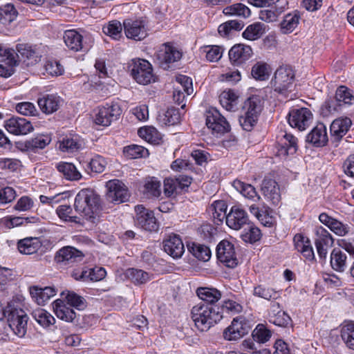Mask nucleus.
Listing matches in <instances>:
<instances>
[{
  "label": "nucleus",
  "instance_id": "obj_1",
  "mask_svg": "<svg viewBox=\"0 0 354 354\" xmlns=\"http://www.w3.org/2000/svg\"><path fill=\"white\" fill-rule=\"evenodd\" d=\"M192 318L196 328L207 331L223 318V312L216 306L198 304L192 309Z\"/></svg>",
  "mask_w": 354,
  "mask_h": 354
},
{
  "label": "nucleus",
  "instance_id": "obj_2",
  "mask_svg": "<svg viewBox=\"0 0 354 354\" xmlns=\"http://www.w3.org/2000/svg\"><path fill=\"white\" fill-rule=\"evenodd\" d=\"M99 196L90 189L80 190L75 196V211L85 217L86 220L95 218V214L98 209Z\"/></svg>",
  "mask_w": 354,
  "mask_h": 354
},
{
  "label": "nucleus",
  "instance_id": "obj_3",
  "mask_svg": "<svg viewBox=\"0 0 354 354\" xmlns=\"http://www.w3.org/2000/svg\"><path fill=\"white\" fill-rule=\"evenodd\" d=\"M28 316L21 308L12 306H7L6 325L8 331L10 330L19 338H24L27 333Z\"/></svg>",
  "mask_w": 354,
  "mask_h": 354
},
{
  "label": "nucleus",
  "instance_id": "obj_4",
  "mask_svg": "<svg viewBox=\"0 0 354 354\" xmlns=\"http://www.w3.org/2000/svg\"><path fill=\"white\" fill-rule=\"evenodd\" d=\"M261 110L262 105L259 97L252 96L245 101L243 113L239 118V123L244 130L250 131L253 129Z\"/></svg>",
  "mask_w": 354,
  "mask_h": 354
},
{
  "label": "nucleus",
  "instance_id": "obj_5",
  "mask_svg": "<svg viewBox=\"0 0 354 354\" xmlns=\"http://www.w3.org/2000/svg\"><path fill=\"white\" fill-rule=\"evenodd\" d=\"M295 73L289 66H281L274 73L272 80L273 87L275 91L286 94L288 91H291L293 86Z\"/></svg>",
  "mask_w": 354,
  "mask_h": 354
},
{
  "label": "nucleus",
  "instance_id": "obj_6",
  "mask_svg": "<svg viewBox=\"0 0 354 354\" xmlns=\"http://www.w3.org/2000/svg\"><path fill=\"white\" fill-rule=\"evenodd\" d=\"M123 28L127 37L135 41H141L148 35L147 21L142 18L124 19Z\"/></svg>",
  "mask_w": 354,
  "mask_h": 354
},
{
  "label": "nucleus",
  "instance_id": "obj_7",
  "mask_svg": "<svg viewBox=\"0 0 354 354\" xmlns=\"http://www.w3.org/2000/svg\"><path fill=\"white\" fill-rule=\"evenodd\" d=\"M106 188V199L109 203L120 204L127 201L129 197L127 186L118 179L108 181Z\"/></svg>",
  "mask_w": 354,
  "mask_h": 354
},
{
  "label": "nucleus",
  "instance_id": "obj_8",
  "mask_svg": "<svg viewBox=\"0 0 354 354\" xmlns=\"http://www.w3.org/2000/svg\"><path fill=\"white\" fill-rule=\"evenodd\" d=\"M131 75L138 84L143 85L150 84L154 78L151 64L148 61L141 59L134 60Z\"/></svg>",
  "mask_w": 354,
  "mask_h": 354
},
{
  "label": "nucleus",
  "instance_id": "obj_9",
  "mask_svg": "<svg viewBox=\"0 0 354 354\" xmlns=\"http://www.w3.org/2000/svg\"><path fill=\"white\" fill-rule=\"evenodd\" d=\"M206 125L212 133L222 135L230 131V126L226 119L216 109L206 112Z\"/></svg>",
  "mask_w": 354,
  "mask_h": 354
},
{
  "label": "nucleus",
  "instance_id": "obj_10",
  "mask_svg": "<svg viewBox=\"0 0 354 354\" xmlns=\"http://www.w3.org/2000/svg\"><path fill=\"white\" fill-rule=\"evenodd\" d=\"M136 218L137 225L147 231H156L158 225L154 214L152 211L146 209L143 205H138L135 207Z\"/></svg>",
  "mask_w": 354,
  "mask_h": 354
},
{
  "label": "nucleus",
  "instance_id": "obj_11",
  "mask_svg": "<svg viewBox=\"0 0 354 354\" xmlns=\"http://www.w3.org/2000/svg\"><path fill=\"white\" fill-rule=\"evenodd\" d=\"M218 259L228 268H235L238 265L234 245L227 240L221 241L216 248Z\"/></svg>",
  "mask_w": 354,
  "mask_h": 354
},
{
  "label": "nucleus",
  "instance_id": "obj_12",
  "mask_svg": "<svg viewBox=\"0 0 354 354\" xmlns=\"http://www.w3.org/2000/svg\"><path fill=\"white\" fill-rule=\"evenodd\" d=\"M121 113L122 109L118 104H107L98 109L95 122L104 127L109 126L113 121L118 120Z\"/></svg>",
  "mask_w": 354,
  "mask_h": 354
},
{
  "label": "nucleus",
  "instance_id": "obj_13",
  "mask_svg": "<svg viewBox=\"0 0 354 354\" xmlns=\"http://www.w3.org/2000/svg\"><path fill=\"white\" fill-rule=\"evenodd\" d=\"M312 118L313 114L308 109H295L289 112L288 121L292 127L304 131L309 126Z\"/></svg>",
  "mask_w": 354,
  "mask_h": 354
},
{
  "label": "nucleus",
  "instance_id": "obj_14",
  "mask_svg": "<svg viewBox=\"0 0 354 354\" xmlns=\"http://www.w3.org/2000/svg\"><path fill=\"white\" fill-rule=\"evenodd\" d=\"M180 57L181 53L167 44H162L156 53L158 64L165 70H168L170 64L178 62Z\"/></svg>",
  "mask_w": 354,
  "mask_h": 354
},
{
  "label": "nucleus",
  "instance_id": "obj_15",
  "mask_svg": "<svg viewBox=\"0 0 354 354\" xmlns=\"http://www.w3.org/2000/svg\"><path fill=\"white\" fill-rule=\"evenodd\" d=\"M315 244L319 257L326 259L328 248L333 245L334 240L331 234L323 227H316L315 229Z\"/></svg>",
  "mask_w": 354,
  "mask_h": 354
},
{
  "label": "nucleus",
  "instance_id": "obj_16",
  "mask_svg": "<svg viewBox=\"0 0 354 354\" xmlns=\"http://www.w3.org/2000/svg\"><path fill=\"white\" fill-rule=\"evenodd\" d=\"M249 326L243 317L234 318L230 326H229L223 332V337L229 341L236 340L249 332Z\"/></svg>",
  "mask_w": 354,
  "mask_h": 354
},
{
  "label": "nucleus",
  "instance_id": "obj_17",
  "mask_svg": "<svg viewBox=\"0 0 354 354\" xmlns=\"http://www.w3.org/2000/svg\"><path fill=\"white\" fill-rule=\"evenodd\" d=\"M84 254L73 247L66 246L59 250L55 256V261L64 266H72L82 261Z\"/></svg>",
  "mask_w": 354,
  "mask_h": 354
},
{
  "label": "nucleus",
  "instance_id": "obj_18",
  "mask_svg": "<svg viewBox=\"0 0 354 354\" xmlns=\"http://www.w3.org/2000/svg\"><path fill=\"white\" fill-rule=\"evenodd\" d=\"M226 224L231 229L239 230L249 225L250 221L247 212L240 207L233 206L227 215Z\"/></svg>",
  "mask_w": 354,
  "mask_h": 354
},
{
  "label": "nucleus",
  "instance_id": "obj_19",
  "mask_svg": "<svg viewBox=\"0 0 354 354\" xmlns=\"http://www.w3.org/2000/svg\"><path fill=\"white\" fill-rule=\"evenodd\" d=\"M6 130L14 135H26L34 129L31 122L24 118L12 117L5 122Z\"/></svg>",
  "mask_w": 354,
  "mask_h": 354
},
{
  "label": "nucleus",
  "instance_id": "obj_20",
  "mask_svg": "<svg viewBox=\"0 0 354 354\" xmlns=\"http://www.w3.org/2000/svg\"><path fill=\"white\" fill-rule=\"evenodd\" d=\"M230 62L234 66H241L250 59L252 50L250 46L238 44L233 46L228 53Z\"/></svg>",
  "mask_w": 354,
  "mask_h": 354
},
{
  "label": "nucleus",
  "instance_id": "obj_21",
  "mask_svg": "<svg viewBox=\"0 0 354 354\" xmlns=\"http://www.w3.org/2000/svg\"><path fill=\"white\" fill-rule=\"evenodd\" d=\"M16 55L26 62L27 65H34L40 61L42 56L39 48L28 44H19L16 47Z\"/></svg>",
  "mask_w": 354,
  "mask_h": 354
},
{
  "label": "nucleus",
  "instance_id": "obj_22",
  "mask_svg": "<svg viewBox=\"0 0 354 354\" xmlns=\"http://www.w3.org/2000/svg\"><path fill=\"white\" fill-rule=\"evenodd\" d=\"M277 156L281 158H286L289 155H293L297 150V138L292 134L283 133L278 138Z\"/></svg>",
  "mask_w": 354,
  "mask_h": 354
},
{
  "label": "nucleus",
  "instance_id": "obj_23",
  "mask_svg": "<svg viewBox=\"0 0 354 354\" xmlns=\"http://www.w3.org/2000/svg\"><path fill=\"white\" fill-rule=\"evenodd\" d=\"M62 104V99L54 94L44 95L37 100V104L40 110L46 115L56 112Z\"/></svg>",
  "mask_w": 354,
  "mask_h": 354
},
{
  "label": "nucleus",
  "instance_id": "obj_24",
  "mask_svg": "<svg viewBox=\"0 0 354 354\" xmlns=\"http://www.w3.org/2000/svg\"><path fill=\"white\" fill-rule=\"evenodd\" d=\"M163 248L165 252L174 259L182 257L185 252L184 244L180 237L177 234H171L163 241Z\"/></svg>",
  "mask_w": 354,
  "mask_h": 354
},
{
  "label": "nucleus",
  "instance_id": "obj_25",
  "mask_svg": "<svg viewBox=\"0 0 354 354\" xmlns=\"http://www.w3.org/2000/svg\"><path fill=\"white\" fill-rule=\"evenodd\" d=\"M351 120L348 118H339L330 124L331 139L333 142H339L351 127Z\"/></svg>",
  "mask_w": 354,
  "mask_h": 354
},
{
  "label": "nucleus",
  "instance_id": "obj_26",
  "mask_svg": "<svg viewBox=\"0 0 354 354\" xmlns=\"http://www.w3.org/2000/svg\"><path fill=\"white\" fill-rule=\"evenodd\" d=\"M268 319L270 323L281 327H286L291 322L290 316L281 308L279 304L277 302L271 304Z\"/></svg>",
  "mask_w": 354,
  "mask_h": 354
},
{
  "label": "nucleus",
  "instance_id": "obj_27",
  "mask_svg": "<svg viewBox=\"0 0 354 354\" xmlns=\"http://www.w3.org/2000/svg\"><path fill=\"white\" fill-rule=\"evenodd\" d=\"M264 196L273 205H277L281 201V194L277 183L271 178H265L261 185Z\"/></svg>",
  "mask_w": 354,
  "mask_h": 354
},
{
  "label": "nucleus",
  "instance_id": "obj_28",
  "mask_svg": "<svg viewBox=\"0 0 354 354\" xmlns=\"http://www.w3.org/2000/svg\"><path fill=\"white\" fill-rule=\"evenodd\" d=\"M53 311L57 318L66 322H73L77 317L75 312L68 306L63 299H57L53 303Z\"/></svg>",
  "mask_w": 354,
  "mask_h": 354
},
{
  "label": "nucleus",
  "instance_id": "obj_29",
  "mask_svg": "<svg viewBox=\"0 0 354 354\" xmlns=\"http://www.w3.org/2000/svg\"><path fill=\"white\" fill-rule=\"evenodd\" d=\"M306 140L315 147H323L328 142L326 127L323 123L318 124L308 134Z\"/></svg>",
  "mask_w": 354,
  "mask_h": 354
},
{
  "label": "nucleus",
  "instance_id": "obj_30",
  "mask_svg": "<svg viewBox=\"0 0 354 354\" xmlns=\"http://www.w3.org/2000/svg\"><path fill=\"white\" fill-rule=\"evenodd\" d=\"M319 220L338 236H343L348 232L349 227L346 225L329 216L326 213H322L319 216Z\"/></svg>",
  "mask_w": 354,
  "mask_h": 354
},
{
  "label": "nucleus",
  "instance_id": "obj_31",
  "mask_svg": "<svg viewBox=\"0 0 354 354\" xmlns=\"http://www.w3.org/2000/svg\"><path fill=\"white\" fill-rule=\"evenodd\" d=\"M30 293L39 305L43 306L56 295V290L53 287L41 288L37 286H32L30 288Z\"/></svg>",
  "mask_w": 354,
  "mask_h": 354
},
{
  "label": "nucleus",
  "instance_id": "obj_32",
  "mask_svg": "<svg viewBox=\"0 0 354 354\" xmlns=\"http://www.w3.org/2000/svg\"><path fill=\"white\" fill-rule=\"evenodd\" d=\"M64 41L66 46L73 51H79L84 48L83 37L75 30H68L64 32Z\"/></svg>",
  "mask_w": 354,
  "mask_h": 354
},
{
  "label": "nucleus",
  "instance_id": "obj_33",
  "mask_svg": "<svg viewBox=\"0 0 354 354\" xmlns=\"http://www.w3.org/2000/svg\"><path fill=\"white\" fill-rule=\"evenodd\" d=\"M56 168L60 174L68 180L77 181L82 177L81 173L71 162H60L57 164Z\"/></svg>",
  "mask_w": 354,
  "mask_h": 354
},
{
  "label": "nucleus",
  "instance_id": "obj_34",
  "mask_svg": "<svg viewBox=\"0 0 354 354\" xmlns=\"http://www.w3.org/2000/svg\"><path fill=\"white\" fill-rule=\"evenodd\" d=\"M197 296L210 305L217 302L221 298V292L214 288L200 287L196 290Z\"/></svg>",
  "mask_w": 354,
  "mask_h": 354
},
{
  "label": "nucleus",
  "instance_id": "obj_35",
  "mask_svg": "<svg viewBox=\"0 0 354 354\" xmlns=\"http://www.w3.org/2000/svg\"><path fill=\"white\" fill-rule=\"evenodd\" d=\"M346 254L339 248H334L330 254L332 268L337 272H344L346 268Z\"/></svg>",
  "mask_w": 354,
  "mask_h": 354
},
{
  "label": "nucleus",
  "instance_id": "obj_36",
  "mask_svg": "<svg viewBox=\"0 0 354 354\" xmlns=\"http://www.w3.org/2000/svg\"><path fill=\"white\" fill-rule=\"evenodd\" d=\"M41 247V242L37 238H26L18 242L19 251L24 254H34L37 252Z\"/></svg>",
  "mask_w": 354,
  "mask_h": 354
},
{
  "label": "nucleus",
  "instance_id": "obj_37",
  "mask_svg": "<svg viewBox=\"0 0 354 354\" xmlns=\"http://www.w3.org/2000/svg\"><path fill=\"white\" fill-rule=\"evenodd\" d=\"M232 186L245 198L254 201H259L261 198L255 188L250 184H246L241 180H235L232 183Z\"/></svg>",
  "mask_w": 354,
  "mask_h": 354
},
{
  "label": "nucleus",
  "instance_id": "obj_38",
  "mask_svg": "<svg viewBox=\"0 0 354 354\" xmlns=\"http://www.w3.org/2000/svg\"><path fill=\"white\" fill-rule=\"evenodd\" d=\"M265 33V25L261 22H255L249 25L242 33L243 38L254 41L259 39Z\"/></svg>",
  "mask_w": 354,
  "mask_h": 354
},
{
  "label": "nucleus",
  "instance_id": "obj_39",
  "mask_svg": "<svg viewBox=\"0 0 354 354\" xmlns=\"http://www.w3.org/2000/svg\"><path fill=\"white\" fill-rule=\"evenodd\" d=\"M300 16L297 13L286 15L281 22V31L283 34L292 32L298 26Z\"/></svg>",
  "mask_w": 354,
  "mask_h": 354
},
{
  "label": "nucleus",
  "instance_id": "obj_40",
  "mask_svg": "<svg viewBox=\"0 0 354 354\" xmlns=\"http://www.w3.org/2000/svg\"><path fill=\"white\" fill-rule=\"evenodd\" d=\"M212 216L216 224L223 222L227 218V205L223 201H216L212 203L209 207Z\"/></svg>",
  "mask_w": 354,
  "mask_h": 354
},
{
  "label": "nucleus",
  "instance_id": "obj_41",
  "mask_svg": "<svg viewBox=\"0 0 354 354\" xmlns=\"http://www.w3.org/2000/svg\"><path fill=\"white\" fill-rule=\"evenodd\" d=\"M61 296L62 297V299L66 301V304L69 305L70 307H75L78 310H82L86 306L84 299L74 292L63 291L61 293Z\"/></svg>",
  "mask_w": 354,
  "mask_h": 354
},
{
  "label": "nucleus",
  "instance_id": "obj_42",
  "mask_svg": "<svg viewBox=\"0 0 354 354\" xmlns=\"http://www.w3.org/2000/svg\"><path fill=\"white\" fill-rule=\"evenodd\" d=\"M238 95L232 90L223 91L219 95L221 104L227 111H233L237 104Z\"/></svg>",
  "mask_w": 354,
  "mask_h": 354
},
{
  "label": "nucleus",
  "instance_id": "obj_43",
  "mask_svg": "<svg viewBox=\"0 0 354 354\" xmlns=\"http://www.w3.org/2000/svg\"><path fill=\"white\" fill-rule=\"evenodd\" d=\"M32 315L36 322L43 327H48L53 325L55 322L54 317L42 308H37L35 310Z\"/></svg>",
  "mask_w": 354,
  "mask_h": 354
},
{
  "label": "nucleus",
  "instance_id": "obj_44",
  "mask_svg": "<svg viewBox=\"0 0 354 354\" xmlns=\"http://www.w3.org/2000/svg\"><path fill=\"white\" fill-rule=\"evenodd\" d=\"M138 133L140 138L153 145L158 144L161 140L160 133L153 127L140 128Z\"/></svg>",
  "mask_w": 354,
  "mask_h": 354
},
{
  "label": "nucleus",
  "instance_id": "obj_45",
  "mask_svg": "<svg viewBox=\"0 0 354 354\" xmlns=\"http://www.w3.org/2000/svg\"><path fill=\"white\" fill-rule=\"evenodd\" d=\"M48 136H39L35 138L27 140L24 143V147L27 151H36L37 149L45 148L50 142Z\"/></svg>",
  "mask_w": 354,
  "mask_h": 354
},
{
  "label": "nucleus",
  "instance_id": "obj_46",
  "mask_svg": "<svg viewBox=\"0 0 354 354\" xmlns=\"http://www.w3.org/2000/svg\"><path fill=\"white\" fill-rule=\"evenodd\" d=\"M341 337L346 347L354 351V322L346 323L342 327Z\"/></svg>",
  "mask_w": 354,
  "mask_h": 354
},
{
  "label": "nucleus",
  "instance_id": "obj_47",
  "mask_svg": "<svg viewBox=\"0 0 354 354\" xmlns=\"http://www.w3.org/2000/svg\"><path fill=\"white\" fill-rule=\"evenodd\" d=\"M223 12L225 15H236L243 18H248L250 16V10L244 4L238 3L227 6L223 9Z\"/></svg>",
  "mask_w": 354,
  "mask_h": 354
},
{
  "label": "nucleus",
  "instance_id": "obj_48",
  "mask_svg": "<svg viewBox=\"0 0 354 354\" xmlns=\"http://www.w3.org/2000/svg\"><path fill=\"white\" fill-rule=\"evenodd\" d=\"M123 152L124 156L130 159L146 158L149 156V151L147 149L137 145L125 147Z\"/></svg>",
  "mask_w": 354,
  "mask_h": 354
},
{
  "label": "nucleus",
  "instance_id": "obj_49",
  "mask_svg": "<svg viewBox=\"0 0 354 354\" xmlns=\"http://www.w3.org/2000/svg\"><path fill=\"white\" fill-rule=\"evenodd\" d=\"M17 11L11 3H7L0 7V22L3 24L13 21L17 16Z\"/></svg>",
  "mask_w": 354,
  "mask_h": 354
},
{
  "label": "nucleus",
  "instance_id": "obj_50",
  "mask_svg": "<svg viewBox=\"0 0 354 354\" xmlns=\"http://www.w3.org/2000/svg\"><path fill=\"white\" fill-rule=\"evenodd\" d=\"M253 295L266 300L277 299L279 295L273 288H268L265 285H258L254 288Z\"/></svg>",
  "mask_w": 354,
  "mask_h": 354
},
{
  "label": "nucleus",
  "instance_id": "obj_51",
  "mask_svg": "<svg viewBox=\"0 0 354 354\" xmlns=\"http://www.w3.org/2000/svg\"><path fill=\"white\" fill-rule=\"evenodd\" d=\"M123 24L119 21L113 20L110 21L106 26L102 28L103 32L115 40H118L122 37Z\"/></svg>",
  "mask_w": 354,
  "mask_h": 354
},
{
  "label": "nucleus",
  "instance_id": "obj_52",
  "mask_svg": "<svg viewBox=\"0 0 354 354\" xmlns=\"http://www.w3.org/2000/svg\"><path fill=\"white\" fill-rule=\"evenodd\" d=\"M247 225L248 228L245 229L241 235L242 240L245 243H250L258 241L261 236L260 230L254 225L250 224V223Z\"/></svg>",
  "mask_w": 354,
  "mask_h": 354
},
{
  "label": "nucleus",
  "instance_id": "obj_53",
  "mask_svg": "<svg viewBox=\"0 0 354 354\" xmlns=\"http://www.w3.org/2000/svg\"><path fill=\"white\" fill-rule=\"evenodd\" d=\"M335 98L342 106L351 105L354 103V95L352 91L345 86H341L337 89Z\"/></svg>",
  "mask_w": 354,
  "mask_h": 354
},
{
  "label": "nucleus",
  "instance_id": "obj_54",
  "mask_svg": "<svg viewBox=\"0 0 354 354\" xmlns=\"http://www.w3.org/2000/svg\"><path fill=\"white\" fill-rule=\"evenodd\" d=\"M269 66L263 62H257L252 68L251 74L257 80L263 81L268 78Z\"/></svg>",
  "mask_w": 354,
  "mask_h": 354
},
{
  "label": "nucleus",
  "instance_id": "obj_55",
  "mask_svg": "<svg viewBox=\"0 0 354 354\" xmlns=\"http://www.w3.org/2000/svg\"><path fill=\"white\" fill-rule=\"evenodd\" d=\"M127 275L136 284H142L149 280V274L142 270L129 269L127 271Z\"/></svg>",
  "mask_w": 354,
  "mask_h": 354
},
{
  "label": "nucleus",
  "instance_id": "obj_56",
  "mask_svg": "<svg viewBox=\"0 0 354 354\" xmlns=\"http://www.w3.org/2000/svg\"><path fill=\"white\" fill-rule=\"evenodd\" d=\"M203 51L205 53L208 61L214 62H218L222 57L223 49L219 46L213 45L205 46Z\"/></svg>",
  "mask_w": 354,
  "mask_h": 354
},
{
  "label": "nucleus",
  "instance_id": "obj_57",
  "mask_svg": "<svg viewBox=\"0 0 354 354\" xmlns=\"http://www.w3.org/2000/svg\"><path fill=\"white\" fill-rule=\"evenodd\" d=\"M145 190L151 196H160L161 194L160 182L154 177L147 178L145 184Z\"/></svg>",
  "mask_w": 354,
  "mask_h": 354
},
{
  "label": "nucleus",
  "instance_id": "obj_58",
  "mask_svg": "<svg viewBox=\"0 0 354 354\" xmlns=\"http://www.w3.org/2000/svg\"><path fill=\"white\" fill-rule=\"evenodd\" d=\"M56 213L63 221L79 223V218L72 215L73 209L70 205H59L56 209Z\"/></svg>",
  "mask_w": 354,
  "mask_h": 354
},
{
  "label": "nucleus",
  "instance_id": "obj_59",
  "mask_svg": "<svg viewBox=\"0 0 354 354\" xmlns=\"http://www.w3.org/2000/svg\"><path fill=\"white\" fill-rule=\"evenodd\" d=\"M342 104L336 98L327 100L322 106V113L326 116L342 111Z\"/></svg>",
  "mask_w": 354,
  "mask_h": 354
},
{
  "label": "nucleus",
  "instance_id": "obj_60",
  "mask_svg": "<svg viewBox=\"0 0 354 354\" xmlns=\"http://www.w3.org/2000/svg\"><path fill=\"white\" fill-rule=\"evenodd\" d=\"M192 252L195 257L203 261H208L211 257L210 249L204 245L194 243Z\"/></svg>",
  "mask_w": 354,
  "mask_h": 354
},
{
  "label": "nucleus",
  "instance_id": "obj_61",
  "mask_svg": "<svg viewBox=\"0 0 354 354\" xmlns=\"http://www.w3.org/2000/svg\"><path fill=\"white\" fill-rule=\"evenodd\" d=\"M253 338L259 342L265 343L270 339L272 333L271 331L267 329L264 325L258 324L254 330Z\"/></svg>",
  "mask_w": 354,
  "mask_h": 354
},
{
  "label": "nucleus",
  "instance_id": "obj_62",
  "mask_svg": "<svg viewBox=\"0 0 354 354\" xmlns=\"http://www.w3.org/2000/svg\"><path fill=\"white\" fill-rule=\"evenodd\" d=\"M46 73L52 76L62 75L64 73V66L56 60H48L44 64Z\"/></svg>",
  "mask_w": 354,
  "mask_h": 354
},
{
  "label": "nucleus",
  "instance_id": "obj_63",
  "mask_svg": "<svg viewBox=\"0 0 354 354\" xmlns=\"http://www.w3.org/2000/svg\"><path fill=\"white\" fill-rule=\"evenodd\" d=\"M107 165L106 160L101 156L97 155L93 158L88 163V167L91 171L100 174L103 172Z\"/></svg>",
  "mask_w": 354,
  "mask_h": 354
},
{
  "label": "nucleus",
  "instance_id": "obj_64",
  "mask_svg": "<svg viewBox=\"0 0 354 354\" xmlns=\"http://www.w3.org/2000/svg\"><path fill=\"white\" fill-rule=\"evenodd\" d=\"M16 111L24 115L33 116L37 115L38 111L34 104L29 102H24L18 103L16 105Z\"/></svg>",
  "mask_w": 354,
  "mask_h": 354
}]
</instances>
